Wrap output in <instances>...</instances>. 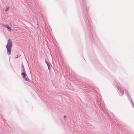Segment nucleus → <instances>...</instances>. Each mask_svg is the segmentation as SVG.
Wrapping results in <instances>:
<instances>
[{"label":"nucleus","instance_id":"f257e3e1","mask_svg":"<svg viewBox=\"0 0 134 134\" xmlns=\"http://www.w3.org/2000/svg\"><path fill=\"white\" fill-rule=\"evenodd\" d=\"M12 41L10 40H9L7 42V43L6 46L7 51V54L10 55L11 51V48L12 47Z\"/></svg>","mask_w":134,"mask_h":134},{"label":"nucleus","instance_id":"f03ea898","mask_svg":"<svg viewBox=\"0 0 134 134\" xmlns=\"http://www.w3.org/2000/svg\"><path fill=\"white\" fill-rule=\"evenodd\" d=\"M21 75L22 77L24 79L25 81H28L29 80V78H27V76L26 75V72H22L21 73Z\"/></svg>","mask_w":134,"mask_h":134},{"label":"nucleus","instance_id":"7ed1b4c3","mask_svg":"<svg viewBox=\"0 0 134 134\" xmlns=\"http://www.w3.org/2000/svg\"><path fill=\"white\" fill-rule=\"evenodd\" d=\"M21 71L22 72H25V69L24 68V66L23 64V63H22L21 65Z\"/></svg>","mask_w":134,"mask_h":134},{"label":"nucleus","instance_id":"20e7f679","mask_svg":"<svg viewBox=\"0 0 134 134\" xmlns=\"http://www.w3.org/2000/svg\"><path fill=\"white\" fill-rule=\"evenodd\" d=\"M45 63L46 64L48 67V69L50 70L51 69V68L50 67L49 64L48 63L47 61L45 59Z\"/></svg>","mask_w":134,"mask_h":134},{"label":"nucleus","instance_id":"39448f33","mask_svg":"<svg viewBox=\"0 0 134 134\" xmlns=\"http://www.w3.org/2000/svg\"><path fill=\"white\" fill-rule=\"evenodd\" d=\"M4 26L7 28L8 30H11V28L7 24L4 25Z\"/></svg>","mask_w":134,"mask_h":134},{"label":"nucleus","instance_id":"423d86ee","mask_svg":"<svg viewBox=\"0 0 134 134\" xmlns=\"http://www.w3.org/2000/svg\"><path fill=\"white\" fill-rule=\"evenodd\" d=\"M9 9V7H8L4 9V11L5 12H8Z\"/></svg>","mask_w":134,"mask_h":134},{"label":"nucleus","instance_id":"0eeeda50","mask_svg":"<svg viewBox=\"0 0 134 134\" xmlns=\"http://www.w3.org/2000/svg\"><path fill=\"white\" fill-rule=\"evenodd\" d=\"M64 119H65L66 118V116H65V115H64Z\"/></svg>","mask_w":134,"mask_h":134},{"label":"nucleus","instance_id":"6e6552de","mask_svg":"<svg viewBox=\"0 0 134 134\" xmlns=\"http://www.w3.org/2000/svg\"><path fill=\"white\" fill-rule=\"evenodd\" d=\"M3 121H5V119H3Z\"/></svg>","mask_w":134,"mask_h":134}]
</instances>
